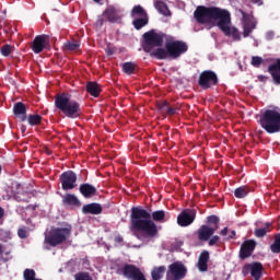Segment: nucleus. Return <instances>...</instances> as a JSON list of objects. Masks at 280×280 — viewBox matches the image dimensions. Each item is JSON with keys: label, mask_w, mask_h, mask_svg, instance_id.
I'll list each match as a JSON object with an SVG mask.
<instances>
[{"label": "nucleus", "mask_w": 280, "mask_h": 280, "mask_svg": "<svg viewBox=\"0 0 280 280\" xmlns=\"http://www.w3.org/2000/svg\"><path fill=\"white\" fill-rule=\"evenodd\" d=\"M170 220L167 217V212L165 210H145L142 207H132L130 214V229L133 235L137 236L138 240L142 237H149L153 240V237H159V226L156 222L163 224ZM141 233V235H139Z\"/></svg>", "instance_id": "obj_1"}, {"label": "nucleus", "mask_w": 280, "mask_h": 280, "mask_svg": "<svg viewBox=\"0 0 280 280\" xmlns=\"http://www.w3.org/2000/svg\"><path fill=\"white\" fill-rule=\"evenodd\" d=\"M194 16L197 23L207 25L209 23L218 22V27L226 36H232L234 40H241L240 31L235 27H231V13L224 9L218 7H205L199 5L194 12Z\"/></svg>", "instance_id": "obj_2"}, {"label": "nucleus", "mask_w": 280, "mask_h": 280, "mask_svg": "<svg viewBox=\"0 0 280 280\" xmlns=\"http://www.w3.org/2000/svg\"><path fill=\"white\" fill-rule=\"evenodd\" d=\"M189 50V46L187 43L183 40H168L165 43V48H158L151 56L156 58L158 60H167V58H172V60H176L183 56V54H187Z\"/></svg>", "instance_id": "obj_3"}, {"label": "nucleus", "mask_w": 280, "mask_h": 280, "mask_svg": "<svg viewBox=\"0 0 280 280\" xmlns=\"http://www.w3.org/2000/svg\"><path fill=\"white\" fill-rule=\"evenodd\" d=\"M55 106L65 114L68 119H78L82 117V108L80 103L71 100V96L67 93L57 94L55 97Z\"/></svg>", "instance_id": "obj_4"}, {"label": "nucleus", "mask_w": 280, "mask_h": 280, "mask_svg": "<svg viewBox=\"0 0 280 280\" xmlns=\"http://www.w3.org/2000/svg\"><path fill=\"white\" fill-rule=\"evenodd\" d=\"M259 124L268 135L280 132V113L277 109H266L260 116Z\"/></svg>", "instance_id": "obj_5"}, {"label": "nucleus", "mask_w": 280, "mask_h": 280, "mask_svg": "<svg viewBox=\"0 0 280 280\" xmlns=\"http://www.w3.org/2000/svg\"><path fill=\"white\" fill-rule=\"evenodd\" d=\"M69 235H71V228H56L45 237V242L52 247L60 246L67 242Z\"/></svg>", "instance_id": "obj_6"}, {"label": "nucleus", "mask_w": 280, "mask_h": 280, "mask_svg": "<svg viewBox=\"0 0 280 280\" xmlns=\"http://www.w3.org/2000/svg\"><path fill=\"white\" fill-rule=\"evenodd\" d=\"M132 21V25L135 30H143L148 23H150V16L148 15V11L141 7V4L135 5L130 12Z\"/></svg>", "instance_id": "obj_7"}, {"label": "nucleus", "mask_w": 280, "mask_h": 280, "mask_svg": "<svg viewBox=\"0 0 280 280\" xmlns=\"http://www.w3.org/2000/svg\"><path fill=\"white\" fill-rule=\"evenodd\" d=\"M163 38H165V34L156 33V31L151 30L143 34V49L147 54L152 51V47H163Z\"/></svg>", "instance_id": "obj_8"}, {"label": "nucleus", "mask_w": 280, "mask_h": 280, "mask_svg": "<svg viewBox=\"0 0 280 280\" xmlns=\"http://www.w3.org/2000/svg\"><path fill=\"white\" fill-rule=\"evenodd\" d=\"M118 275H122L128 280H148L139 267L130 264H125L119 268Z\"/></svg>", "instance_id": "obj_9"}, {"label": "nucleus", "mask_w": 280, "mask_h": 280, "mask_svg": "<svg viewBox=\"0 0 280 280\" xmlns=\"http://www.w3.org/2000/svg\"><path fill=\"white\" fill-rule=\"evenodd\" d=\"M187 277V267L182 261H175L168 266L166 280H183Z\"/></svg>", "instance_id": "obj_10"}, {"label": "nucleus", "mask_w": 280, "mask_h": 280, "mask_svg": "<svg viewBox=\"0 0 280 280\" xmlns=\"http://www.w3.org/2000/svg\"><path fill=\"white\" fill-rule=\"evenodd\" d=\"M59 182L63 191H70L78 187V175L73 171H66L59 176Z\"/></svg>", "instance_id": "obj_11"}, {"label": "nucleus", "mask_w": 280, "mask_h": 280, "mask_svg": "<svg viewBox=\"0 0 280 280\" xmlns=\"http://www.w3.org/2000/svg\"><path fill=\"white\" fill-rule=\"evenodd\" d=\"M198 84L203 91H207V89L218 84V74L212 70H205L199 74Z\"/></svg>", "instance_id": "obj_12"}, {"label": "nucleus", "mask_w": 280, "mask_h": 280, "mask_svg": "<svg viewBox=\"0 0 280 280\" xmlns=\"http://www.w3.org/2000/svg\"><path fill=\"white\" fill-rule=\"evenodd\" d=\"M242 275L244 277H248V275H252L254 280H261V277H264V265L257 261L246 264L242 269Z\"/></svg>", "instance_id": "obj_13"}, {"label": "nucleus", "mask_w": 280, "mask_h": 280, "mask_svg": "<svg viewBox=\"0 0 280 280\" xmlns=\"http://www.w3.org/2000/svg\"><path fill=\"white\" fill-rule=\"evenodd\" d=\"M255 248H257V242L255 240H247L243 242L238 252V258L244 261V259L253 257Z\"/></svg>", "instance_id": "obj_14"}, {"label": "nucleus", "mask_w": 280, "mask_h": 280, "mask_svg": "<svg viewBox=\"0 0 280 280\" xmlns=\"http://www.w3.org/2000/svg\"><path fill=\"white\" fill-rule=\"evenodd\" d=\"M197 211L196 209H185L177 217V224L179 226H189L194 224L196 220Z\"/></svg>", "instance_id": "obj_15"}, {"label": "nucleus", "mask_w": 280, "mask_h": 280, "mask_svg": "<svg viewBox=\"0 0 280 280\" xmlns=\"http://www.w3.org/2000/svg\"><path fill=\"white\" fill-rule=\"evenodd\" d=\"M47 45H49V35L43 34L37 35L34 38L31 48L35 54H42V51L46 49Z\"/></svg>", "instance_id": "obj_16"}, {"label": "nucleus", "mask_w": 280, "mask_h": 280, "mask_svg": "<svg viewBox=\"0 0 280 280\" xmlns=\"http://www.w3.org/2000/svg\"><path fill=\"white\" fill-rule=\"evenodd\" d=\"M217 231L218 226H209L203 224L197 230V237L199 242H209Z\"/></svg>", "instance_id": "obj_17"}, {"label": "nucleus", "mask_w": 280, "mask_h": 280, "mask_svg": "<svg viewBox=\"0 0 280 280\" xmlns=\"http://www.w3.org/2000/svg\"><path fill=\"white\" fill-rule=\"evenodd\" d=\"M257 27V22L253 19V16L243 12V36L244 38H248L250 34H253V30Z\"/></svg>", "instance_id": "obj_18"}, {"label": "nucleus", "mask_w": 280, "mask_h": 280, "mask_svg": "<svg viewBox=\"0 0 280 280\" xmlns=\"http://www.w3.org/2000/svg\"><path fill=\"white\" fill-rule=\"evenodd\" d=\"M104 19H106L109 23H117V21H121V14L119 9L109 5L103 12Z\"/></svg>", "instance_id": "obj_19"}, {"label": "nucleus", "mask_w": 280, "mask_h": 280, "mask_svg": "<svg viewBox=\"0 0 280 280\" xmlns=\"http://www.w3.org/2000/svg\"><path fill=\"white\" fill-rule=\"evenodd\" d=\"M103 211L104 208L97 202L88 203L82 207V213H84V215H100Z\"/></svg>", "instance_id": "obj_20"}, {"label": "nucleus", "mask_w": 280, "mask_h": 280, "mask_svg": "<svg viewBox=\"0 0 280 280\" xmlns=\"http://www.w3.org/2000/svg\"><path fill=\"white\" fill-rule=\"evenodd\" d=\"M13 115L19 117L20 121L27 120V107L24 105L23 102H18L13 105Z\"/></svg>", "instance_id": "obj_21"}, {"label": "nucleus", "mask_w": 280, "mask_h": 280, "mask_svg": "<svg viewBox=\"0 0 280 280\" xmlns=\"http://www.w3.org/2000/svg\"><path fill=\"white\" fill-rule=\"evenodd\" d=\"M79 191L83 198H93V196H97V188L89 183L81 184Z\"/></svg>", "instance_id": "obj_22"}, {"label": "nucleus", "mask_w": 280, "mask_h": 280, "mask_svg": "<svg viewBox=\"0 0 280 280\" xmlns=\"http://www.w3.org/2000/svg\"><path fill=\"white\" fill-rule=\"evenodd\" d=\"M197 268L199 272H207V270H209V252L208 250H203L199 255Z\"/></svg>", "instance_id": "obj_23"}, {"label": "nucleus", "mask_w": 280, "mask_h": 280, "mask_svg": "<svg viewBox=\"0 0 280 280\" xmlns=\"http://www.w3.org/2000/svg\"><path fill=\"white\" fill-rule=\"evenodd\" d=\"M85 90L92 97H98L102 94V85L95 81H89Z\"/></svg>", "instance_id": "obj_24"}, {"label": "nucleus", "mask_w": 280, "mask_h": 280, "mask_svg": "<svg viewBox=\"0 0 280 280\" xmlns=\"http://www.w3.org/2000/svg\"><path fill=\"white\" fill-rule=\"evenodd\" d=\"M268 71L275 82V84H280V59L268 67Z\"/></svg>", "instance_id": "obj_25"}, {"label": "nucleus", "mask_w": 280, "mask_h": 280, "mask_svg": "<svg viewBox=\"0 0 280 280\" xmlns=\"http://www.w3.org/2000/svg\"><path fill=\"white\" fill-rule=\"evenodd\" d=\"M165 272H167V268L165 266L154 267L151 271V277L153 280H161L165 277Z\"/></svg>", "instance_id": "obj_26"}, {"label": "nucleus", "mask_w": 280, "mask_h": 280, "mask_svg": "<svg viewBox=\"0 0 280 280\" xmlns=\"http://www.w3.org/2000/svg\"><path fill=\"white\" fill-rule=\"evenodd\" d=\"M79 50H80L79 40L72 39L63 44V51H79Z\"/></svg>", "instance_id": "obj_27"}, {"label": "nucleus", "mask_w": 280, "mask_h": 280, "mask_svg": "<svg viewBox=\"0 0 280 280\" xmlns=\"http://www.w3.org/2000/svg\"><path fill=\"white\" fill-rule=\"evenodd\" d=\"M124 73L127 75H132L135 71H137V63L132 61H128L121 65Z\"/></svg>", "instance_id": "obj_28"}, {"label": "nucleus", "mask_w": 280, "mask_h": 280, "mask_svg": "<svg viewBox=\"0 0 280 280\" xmlns=\"http://www.w3.org/2000/svg\"><path fill=\"white\" fill-rule=\"evenodd\" d=\"M250 194V188L248 186H241L234 190L235 198H246Z\"/></svg>", "instance_id": "obj_29"}, {"label": "nucleus", "mask_w": 280, "mask_h": 280, "mask_svg": "<svg viewBox=\"0 0 280 280\" xmlns=\"http://www.w3.org/2000/svg\"><path fill=\"white\" fill-rule=\"evenodd\" d=\"M270 250L273 255H279L280 253V232L273 235V243L270 245Z\"/></svg>", "instance_id": "obj_30"}, {"label": "nucleus", "mask_w": 280, "mask_h": 280, "mask_svg": "<svg viewBox=\"0 0 280 280\" xmlns=\"http://www.w3.org/2000/svg\"><path fill=\"white\" fill-rule=\"evenodd\" d=\"M154 8L159 11L160 14H164V16H167V14L170 13L167 4L161 0L155 1Z\"/></svg>", "instance_id": "obj_31"}, {"label": "nucleus", "mask_w": 280, "mask_h": 280, "mask_svg": "<svg viewBox=\"0 0 280 280\" xmlns=\"http://www.w3.org/2000/svg\"><path fill=\"white\" fill-rule=\"evenodd\" d=\"M26 119L31 126H40L43 122V116L38 114H31L26 116Z\"/></svg>", "instance_id": "obj_32"}, {"label": "nucleus", "mask_w": 280, "mask_h": 280, "mask_svg": "<svg viewBox=\"0 0 280 280\" xmlns=\"http://www.w3.org/2000/svg\"><path fill=\"white\" fill-rule=\"evenodd\" d=\"M63 205H70L72 207H78L80 205V200L75 195L67 194L63 198Z\"/></svg>", "instance_id": "obj_33"}, {"label": "nucleus", "mask_w": 280, "mask_h": 280, "mask_svg": "<svg viewBox=\"0 0 280 280\" xmlns=\"http://www.w3.org/2000/svg\"><path fill=\"white\" fill-rule=\"evenodd\" d=\"M220 224V218L215 214L207 217V225L206 226H217Z\"/></svg>", "instance_id": "obj_34"}, {"label": "nucleus", "mask_w": 280, "mask_h": 280, "mask_svg": "<svg viewBox=\"0 0 280 280\" xmlns=\"http://www.w3.org/2000/svg\"><path fill=\"white\" fill-rule=\"evenodd\" d=\"M156 108H158V110H160V113L167 114V109L170 108V102L162 101L156 104Z\"/></svg>", "instance_id": "obj_35"}, {"label": "nucleus", "mask_w": 280, "mask_h": 280, "mask_svg": "<svg viewBox=\"0 0 280 280\" xmlns=\"http://www.w3.org/2000/svg\"><path fill=\"white\" fill-rule=\"evenodd\" d=\"M23 277L24 280H36V271L34 269H25Z\"/></svg>", "instance_id": "obj_36"}, {"label": "nucleus", "mask_w": 280, "mask_h": 280, "mask_svg": "<svg viewBox=\"0 0 280 280\" xmlns=\"http://www.w3.org/2000/svg\"><path fill=\"white\" fill-rule=\"evenodd\" d=\"M261 65H264V58L259 57V56H253L252 57V66L259 68L261 67Z\"/></svg>", "instance_id": "obj_37"}, {"label": "nucleus", "mask_w": 280, "mask_h": 280, "mask_svg": "<svg viewBox=\"0 0 280 280\" xmlns=\"http://www.w3.org/2000/svg\"><path fill=\"white\" fill-rule=\"evenodd\" d=\"M0 54L2 56H4L5 58H8V56H10V54H12V46L10 44L4 45L1 49H0Z\"/></svg>", "instance_id": "obj_38"}, {"label": "nucleus", "mask_w": 280, "mask_h": 280, "mask_svg": "<svg viewBox=\"0 0 280 280\" xmlns=\"http://www.w3.org/2000/svg\"><path fill=\"white\" fill-rule=\"evenodd\" d=\"M74 279L75 280H93L89 275V272H84V271H81L74 275Z\"/></svg>", "instance_id": "obj_39"}, {"label": "nucleus", "mask_w": 280, "mask_h": 280, "mask_svg": "<svg viewBox=\"0 0 280 280\" xmlns=\"http://www.w3.org/2000/svg\"><path fill=\"white\" fill-rule=\"evenodd\" d=\"M267 234H268V229L267 228L256 229L255 232H254V235L256 237H266Z\"/></svg>", "instance_id": "obj_40"}, {"label": "nucleus", "mask_w": 280, "mask_h": 280, "mask_svg": "<svg viewBox=\"0 0 280 280\" xmlns=\"http://www.w3.org/2000/svg\"><path fill=\"white\" fill-rule=\"evenodd\" d=\"M208 242L209 246H218V244L220 243V237L218 235H213L208 240Z\"/></svg>", "instance_id": "obj_41"}, {"label": "nucleus", "mask_w": 280, "mask_h": 280, "mask_svg": "<svg viewBox=\"0 0 280 280\" xmlns=\"http://www.w3.org/2000/svg\"><path fill=\"white\" fill-rule=\"evenodd\" d=\"M18 235H19L20 240H26L27 230L25 228L19 229Z\"/></svg>", "instance_id": "obj_42"}, {"label": "nucleus", "mask_w": 280, "mask_h": 280, "mask_svg": "<svg viewBox=\"0 0 280 280\" xmlns=\"http://www.w3.org/2000/svg\"><path fill=\"white\" fill-rule=\"evenodd\" d=\"M95 26L98 27V30H101V27L104 26V14L100 15L95 22Z\"/></svg>", "instance_id": "obj_43"}, {"label": "nucleus", "mask_w": 280, "mask_h": 280, "mask_svg": "<svg viewBox=\"0 0 280 280\" xmlns=\"http://www.w3.org/2000/svg\"><path fill=\"white\" fill-rule=\"evenodd\" d=\"M176 108H174V107H168L167 109H166V115H168L170 117H172V116H174V115H176Z\"/></svg>", "instance_id": "obj_44"}, {"label": "nucleus", "mask_w": 280, "mask_h": 280, "mask_svg": "<svg viewBox=\"0 0 280 280\" xmlns=\"http://www.w3.org/2000/svg\"><path fill=\"white\" fill-rule=\"evenodd\" d=\"M275 38V32L269 31L266 33V40H272Z\"/></svg>", "instance_id": "obj_45"}, {"label": "nucleus", "mask_w": 280, "mask_h": 280, "mask_svg": "<svg viewBox=\"0 0 280 280\" xmlns=\"http://www.w3.org/2000/svg\"><path fill=\"white\" fill-rule=\"evenodd\" d=\"M114 242H116V244H124V236L122 235L115 236Z\"/></svg>", "instance_id": "obj_46"}, {"label": "nucleus", "mask_w": 280, "mask_h": 280, "mask_svg": "<svg viewBox=\"0 0 280 280\" xmlns=\"http://www.w3.org/2000/svg\"><path fill=\"white\" fill-rule=\"evenodd\" d=\"M237 233L235 232V230L231 231V234L228 236V240H235Z\"/></svg>", "instance_id": "obj_47"}, {"label": "nucleus", "mask_w": 280, "mask_h": 280, "mask_svg": "<svg viewBox=\"0 0 280 280\" xmlns=\"http://www.w3.org/2000/svg\"><path fill=\"white\" fill-rule=\"evenodd\" d=\"M229 234V228H224L223 230H221L220 235H222L223 237L226 236Z\"/></svg>", "instance_id": "obj_48"}, {"label": "nucleus", "mask_w": 280, "mask_h": 280, "mask_svg": "<svg viewBox=\"0 0 280 280\" xmlns=\"http://www.w3.org/2000/svg\"><path fill=\"white\" fill-rule=\"evenodd\" d=\"M14 200H16L18 202H23V199H21V197L19 196V192L14 194Z\"/></svg>", "instance_id": "obj_49"}, {"label": "nucleus", "mask_w": 280, "mask_h": 280, "mask_svg": "<svg viewBox=\"0 0 280 280\" xmlns=\"http://www.w3.org/2000/svg\"><path fill=\"white\" fill-rule=\"evenodd\" d=\"M3 215H5V210L0 207V220H3Z\"/></svg>", "instance_id": "obj_50"}, {"label": "nucleus", "mask_w": 280, "mask_h": 280, "mask_svg": "<svg viewBox=\"0 0 280 280\" xmlns=\"http://www.w3.org/2000/svg\"><path fill=\"white\" fill-rule=\"evenodd\" d=\"M252 3H257L258 5L264 4V0H250Z\"/></svg>", "instance_id": "obj_51"}, {"label": "nucleus", "mask_w": 280, "mask_h": 280, "mask_svg": "<svg viewBox=\"0 0 280 280\" xmlns=\"http://www.w3.org/2000/svg\"><path fill=\"white\" fill-rule=\"evenodd\" d=\"M106 54H107V56H113L115 54V51L113 50V48H107Z\"/></svg>", "instance_id": "obj_52"}, {"label": "nucleus", "mask_w": 280, "mask_h": 280, "mask_svg": "<svg viewBox=\"0 0 280 280\" xmlns=\"http://www.w3.org/2000/svg\"><path fill=\"white\" fill-rule=\"evenodd\" d=\"M270 226H272V223H266L265 229H267V232L269 231Z\"/></svg>", "instance_id": "obj_53"}, {"label": "nucleus", "mask_w": 280, "mask_h": 280, "mask_svg": "<svg viewBox=\"0 0 280 280\" xmlns=\"http://www.w3.org/2000/svg\"><path fill=\"white\" fill-rule=\"evenodd\" d=\"M25 130H27V127H25L24 125L21 126V131L25 132Z\"/></svg>", "instance_id": "obj_54"}, {"label": "nucleus", "mask_w": 280, "mask_h": 280, "mask_svg": "<svg viewBox=\"0 0 280 280\" xmlns=\"http://www.w3.org/2000/svg\"><path fill=\"white\" fill-rule=\"evenodd\" d=\"M0 255H3V245L0 244Z\"/></svg>", "instance_id": "obj_55"}, {"label": "nucleus", "mask_w": 280, "mask_h": 280, "mask_svg": "<svg viewBox=\"0 0 280 280\" xmlns=\"http://www.w3.org/2000/svg\"><path fill=\"white\" fill-rule=\"evenodd\" d=\"M94 3H101L102 0H93Z\"/></svg>", "instance_id": "obj_56"}, {"label": "nucleus", "mask_w": 280, "mask_h": 280, "mask_svg": "<svg viewBox=\"0 0 280 280\" xmlns=\"http://www.w3.org/2000/svg\"><path fill=\"white\" fill-rule=\"evenodd\" d=\"M2 171H3V167H1V165H0V174H1Z\"/></svg>", "instance_id": "obj_57"}]
</instances>
